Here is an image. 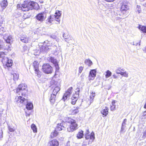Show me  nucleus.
<instances>
[{
	"mask_svg": "<svg viewBox=\"0 0 146 146\" xmlns=\"http://www.w3.org/2000/svg\"><path fill=\"white\" fill-rule=\"evenodd\" d=\"M38 5L35 2L24 1L21 5L17 4V9H20L22 11H27L30 10L35 9Z\"/></svg>",
	"mask_w": 146,
	"mask_h": 146,
	"instance_id": "f257e3e1",
	"label": "nucleus"
},
{
	"mask_svg": "<svg viewBox=\"0 0 146 146\" xmlns=\"http://www.w3.org/2000/svg\"><path fill=\"white\" fill-rule=\"evenodd\" d=\"M66 121L69 125L67 128V130L69 132H72L76 130L78 128V125L76 121L72 118L69 117H66Z\"/></svg>",
	"mask_w": 146,
	"mask_h": 146,
	"instance_id": "f03ea898",
	"label": "nucleus"
},
{
	"mask_svg": "<svg viewBox=\"0 0 146 146\" xmlns=\"http://www.w3.org/2000/svg\"><path fill=\"white\" fill-rule=\"evenodd\" d=\"M16 93L19 95L21 93L22 96L25 97L28 92L27 86L25 84L21 83L16 89Z\"/></svg>",
	"mask_w": 146,
	"mask_h": 146,
	"instance_id": "7ed1b4c3",
	"label": "nucleus"
},
{
	"mask_svg": "<svg viewBox=\"0 0 146 146\" xmlns=\"http://www.w3.org/2000/svg\"><path fill=\"white\" fill-rule=\"evenodd\" d=\"M5 54L4 52H0V58H3L1 62L3 66L5 68L10 67L12 66L13 61L8 57H5L4 56Z\"/></svg>",
	"mask_w": 146,
	"mask_h": 146,
	"instance_id": "20e7f679",
	"label": "nucleus"
},
{
	"mask_svg": "<svg viewBox=\"0 0 146 146\" xmlns=\"http://www.w3.org/2000/svg\"><path fill=\"white\" fill-rule=\"evenodd\" d=\"M43 72L46 74H51L52 72L53 69L51 66L48 63H44L42 66Z\"/></svg>",
	"mask_w": 146,
	"mask_h": 146,
	"instance_id": "39448f33",
	"label": "nucleus"
},
{
	"mask_svg": "<svg viewBox=\"0 0 146 146\" xmlns=\"http://www.w3.org/2000/svg\"><path fill=\"white\" fill-rule=\"evenodd\" d=\"M39 62L37 61H35L33 64V66L35 72V73L36 74L37 76L40 75L41 73V72L39 68Z\"/></svg>",
	"mask_w": 146,
	"mask_h": 146,
	"instance_id": "423d86ee",
	"label": "nucleus"
},
{
	"mask_svg": "<svg viewBox=\"0 0 146 146\" xmlns=\"http://www.w3.org/2000/svg\"><path fill=\"white\" fill-rule=\"evenodd\" d=\"M127 4L128 3L127 1H123L122 3L120 9V11L121 13H125L129 9Z\"/></svg>",
	"mask_w": 146,
	"mask_h": 146,
	"instance_id": "0eeeda50",
	"label": "nucleus"
},
{
	"mask_svg": "<svg viewBox=\"0 0 146 146\" xmlns=\"http://www.w3.org/2000/svg\"><path fill=\"white\" fill-rule=\"evenodd\" d=\"M116 72L117 74H120L124 77H127L128 76V73L124 71V70L121 68H118L116 69Z\"/></svg>",
	"mask_w": 146,
	"mask_h": 146,
	"instance_id": "6e6552de",
	"label": "nucleus"
},
{
	"mask_svg": "<svg viewBox=\"0 0 146 146\" xmlns=\"http://www.w3.org/2000/svg\"><path fill=\"white\" fill-rule=\"evenodd\" d=\"M8 2L7 0H3L0 3V7L3 11L7 6Z\"/></svg>",
	"mask_w": 146,
	"mask_h": 146,
	"instance_id": "1a4fd4ad",
	"label": "nucleus"
},
{
	"mask_svg": "<svg viewBox=\"0 0 146 146\" xmlns=\"http://www.w3.org/2000/svg\"><path fill=\"white\" fill-rule=\"evenodd\" d=\"M96 71L95 69L91 70L89 73V77L90 80H93L96 77Z\"/></svg>",
	"mask_w": 146,
	"mask_h": 146,
	"instance_id": "9d476101",
	"label": "nucleus"
},
{
	"mask_svg": "<svg viewBox=\"0 0 146 146\" xmlns=\"http://www.w3.org/2000/svg\"><path fill=\"white\" fill-rule=\"evenodd\" d=\"M49 60L54 65V66L56 68H58V65L56 59H55L53 57H50L49 58Z\"/></svg>",
	"mask_w": 146,
	"mask_h": 146,
	"instance_id": "9b49d317",
	"label": "nucleus"
},
{
	"mask_svg": "<svg viewBox=\"0 0 146 146\" xmlns=\"http://www.w3.org/2000/svg\"><path fill=\"white\" fill-rule=\"evenodd\" d=\"M48 144L50 146H58L59 142L56 139H54L49 141Z\"/></svg>",
	"mask_w": 146,
	"mask_h": 146,
	"instance_id": "f8f14e48",
	"label": "nucleus"
},
{
	"mask_svg": "<svg viewBox=\"0 0 146 146\" xmlns=\"http://www.w3.org/2000/svg\"><path fill=\"white\" fill-rule=\"evenodd\" d=\"M44 12H42L40 13H38L36 17V19L39 21H43L44 19Z\"/></svg>",
	"mask_w": 146,
	"mask_h": 146,
	"instance_id": "ddd939ff",
	"label": "nucleus"
},
{
	"mask_svg": "<svg viewBox=\"0 0 146 146\" xmlns=\"http://www.w3.org/2000/svg\"><path fill=\"white\" fill-rule=\"evenodd\" d=\"M64 123L62 121L61 123H58L57 124L56 129V130L60 131L64 129V127L63 126Z\"/></svg>",
	"mask_w": 146,
	"mask_h": 146,
	"instance_id": "4468645a",
	"label": "nucleus"
},
{
	"mask_svg": "<svg viewBox=\"0 0 146 146\" xmlns=\"http://www.w3.org/2000/svg\"><path fill=\"white\" fill-rule=\"evenodd\" d=\"M108 109L106 107H103L101 111V113L104 115L106 116L108 113Z\"/></svg>",
	"mask_w": 146,
	"mask_h": 146,
	"instance_id": "2eb2a0df",
	"label": "nucleus"
},
{
	"mask_svg": "<svg viewBox=\"0 0 146 146\" xmlns=\"http://www.w3.org/2000/svg\"><path fill=\"white\" fill-rule=\"evenodd\" d=\"M33 105L32 103L28 102H27V104L26 105V108L28 110H31L33 108Z\"/></svg>",
	"mask_w": 146,
	"mask_h": 146,
	"instance_id": "dca6fc26",
	"label": "nucleus"
},
{
	"mask_svg": "<svg viewBox=\"0 0 146 146\" xmlns=\"http://www.w3.org/2000/svg\"><path fill=\"white\" fill-rule=\"evenodd\" d=\"M79 97V93H77L76 92L74 94L72 95L71 98L72 100H78Z\"/></svg>",
	"mask_w": 146,
	"mask_h": 146,
	"instance_id": "f3484780",
	"label": "nucleus"
},
{
	"mask_svg": "<svg viewBox=\"0 0 146 146\" xmlns=\"http://www.w3.org/2000/svg\"><path fill=\"white\" fill-rule=\"evenodd\" d=\"M4 49L5 50H10V48L11 47V44H8L7 43H6L4 44Z\"/></svg>",
	"mask_w": 146,
	"mask_h": 146,
	"instance_id": "a211bd4d",
	"label": "nucleus"
},
{
	"mask_svg": "<svg viewBox=\"0 0 146 146\" xmlns=\"http://www.w3.org/2000/svg\"><path fill=\"white\" fill-rule=\"evenodd\" d=\"M61 15L60 11L59 10H56L55 13V18L57 19H58Z\"/></svg>",
	"mask_w": 146,
	"mask_h": 146,
	"instance_id": "6ab92c4d",
	"label": "nucleus"
},
{
	"mask_svg": "<svg viewBox=\"0 0 146 146\" xmlns=\"http://www.w3.org/2000/svg\"><path fill=\"white\" fill-rule=\"evenodd\" d=\"M83 131L82 130H81L78 133L77 137L78 139H81L83 137Z\"/></svg>",
	"mask_w": 146,
	"mask_h": 146,
	"instance_id": "aec40b11",
	"label": "nucleus"
},
{
	"mask_svg": "<svg viewBox=\"0 0 146 146\" xmlns=\"http://www.w3.org/2000/svg\"><path fill=\"white\" fill-rule=\"evenodd\" d=\"M21 41L25 43H27L29 42V38L26 36H22L21 39Z\"/></svg>",
	"mask_w": 146,
	"mask_h": 146,
	"instance_id": "412c9836",
	"label": "nucleus"
},
{
	"mask_svg": "<svg viewBox=\"0 0 146 146\" xmlns=\"http://www.w3.org/2000/svg\"><path fill=\"white\" fill-rule=\"evenodd\" d=\"M127 121V119H124L123 122H122L121 129V131H123V130H124L125 128L126 127V123Z\"/></svg>",
	"mask_w": 146,
	"mask_h": 146,
	"instance_id": "4be33fe9",
	"label": "nucleus"
},
{
	"mask_svg": "<svg viewBox=\"0 0 146 146\" xmlns=\"http://www.w3.org/2000/svg\"><path fill=\"white\" fill-rule=\"evenodd\" d=\"M70 95L65 93L62 98V99L63 100H68L69 99Z\"/></svg>",
	"mask_w": 146,
	"mask_h": 146,
	"instance_id": "5701e85b",
	"label": "nucleus"
},
{
	"mask_svg": "<svg viewBox=\"0 0 146 146\" xmlns=\"http://www.w3.org/2000/svg\"><path fill=\"white\" fill-rule=\"evenodd\" d=\"M139 29L143 33H146V27L139 25L138 27Z\"/></svg>",
	"mask_w": 146,
	"mask_h": 146,
	"instance_id": "b1692460",
	"label": "nucleus"
},
{
	"mask_svg": "<svg viewBox=\"0 0 146 146\" xmlns=\"http://www.w3.org/2000/svg\"><path fill=\"white\" fill-rule=\"evenodd\" d=\"M31 128L34 133H36L37 132V128L35 124H32L31 125Z\"/></svg>",
	"mask_w": 146,
	"mask_h": 146,
	"instance_id": "393cba45",
	"label": "nucleus"
},
{
	"mask_svg": "<svg viewBox=\"0 0 146 146\" xmlns=\"http://www.w3.org/2000/svg\"><path fill=\"white\" fill-rule=\"evenodd\" d=\"M73 89V88L72 87H70L68 88L66 91L65 92V93L68 94L70 96L72 93V91Z\"/></svg>",
	"mask_w": 146,
	"mask_h": 146,
	"instance_id": "a878e982",
	"label": "nucleus"
},
{
	"mask_svg": "<svg viewBox=\"0 0 146 146\" xmlns=\"http://www.w3.org/2000/svg\"><path fill=\"white\" fill-rule=\"evenodd\" d=\"M85 62L86 64L88 65L89 66H91L92 64V62L89 59L86 60Z\"/></svg>",
	"mask_w": 146,
	"mask_h": 146,
	"instance_id": "bb28decb",
	"label": "nucleus"
},
{
	"mask_svg": "<svg viewBox=\"0 0 146 146\" xmlns=\"http://www.w3.org/2000/svg\"><path fill=\"white\" fill-rule=\"evenodd\" d=\"M13 80L15 81L17 80L19 78V75L18 74L14 73L13 74Z\"/></svg>",
	"mask_w": 146,
	"mask_h": 146,
	"instance_id": "cd10ccee",
	"label": "nucleus"
},
{
	"mask_svg": "<svg viewBox=\"0 0 146 146\" xmlns=\"http://www.w3.org/2000/svg\"><path fill=\"white\" fill-rule=\"evenodd\" d=\"M60 90V88L59 87L57 86L54 89L53 92L55 94H56Z\"/></svg>",
	"mask_w": 146,
	"mask_h": 146,
	"instance_id": "c85d7f7f",
	"label": "nucleus"
},
{
	"mask_svg": "<svg viewBox=\"0 0 146 146\" xmlns=\"http://www.w3.org/2000/svg\"><path fill=\"white\" fill-rule=\"evenodd\" d=\"M56 99V95L54 94H52L50 98V100H54Z\"/></svg>",
	"mask_w": 146,
	"mask_h": 146,
	"instance_id": "c756f323",
	"label": "nucleus"
},
{
	"mask_svg": "<svg viewBox=\"0 0 146 146\" xmlns=\"http://www.w3.org/2000/svg\"><path fill=\"white\" fill-rule=\"evenodd\" d=\"M58 134V132L55 130L54 132L51 133L50 136L52 138L56 136Z\"/></svg>",
	"mask_w": 146,
	"mask_h": 146,
	"instance_id": "7c9ffc66",
	"label": "nucleus"
},
{
	"mask_svg": "<svg viewBox=\"0 0 146 146\" xmlns=\"http://www.w3.org/2000/svg\"><path fill=\"white\" fill-rule=\"evenodd\" d=\"M106 74L105 75V77L106 78H108L111 76V72L109 70H107L106 72Z\"/></svg>",
	"mask_w": 146,
	"mask_h": 146,
	"instance_id": "2f4dec72",
	"label": "nucleus"
},
{
	"mask_svg": "<svg viewBox=\"0 0 146 146\" xmlns=\"http://www.w3.org/2000/svg\"><path fill=\"white\" fill-rule=\"evenodd\" d=\"M96 96L95 92H92L90 95V98L91 100H92L94 99V98Z\"/></svg>",
	"mask_w": 146,
	"mask_h": 146,
	"instance_id": "473e14b6",
	"label": "nucleus"
},
{
	"mask_svg": "<svg viewBox=\"0 0 146 146\" xmlns=\"http://www.w3.org/2000/svg\"><path fill=\"white\" fill-rule=\"evenodd\" d=\"M11 37L10 36H8L5 40L6 42V43L8 44H11Z\"/></svg>",
	"mask_w": 146,
	"mask_h": 146,
	"instance_id": "72a5a7b5",
	"label": "nucleus"
},
{
	"mask_svg": "<svg viewBox=\"0 0 146 146\" xmlns=\"http://www.w3.org/2000/svg\"><path fill=\"white\" fill-rule=\"evenodd\" d=\"M90 139L93 141L95 139L94 134L93 132H92L90 136Z\"/></svg>",
	"mask_w": 146,
	"mask_h": 146,
	"instance_id": "f704fd0d",
	"label": "nucleus"
},
{
	"mask_svg": "<svg viewBox=\"0 0 146 146\" xmlns=\"http://www.w3.org/2000/svg\"><path fill=\"white\" fill-rule=\"evenodd\" d=\"M142 119H146V110L143 113Z\"/></svg>",
	"mask_w": 146,
	"mask_h": 146,
	"instance_id": "c9c22d12",
	"label": "nucleus"
},
{
	"mask_svg": "<svg viewBox=\"0 0 146 146\" xmlns=\"http://www.w3.org/2000/svg\"><path fill=\"white\" fill-rule=\"evenodd\" d=\"M18 100H24L25 98L23 96H19L17 97Z\"/></svg>",
	"mask_w": 146,
	"mask_h": 146,
	"instance_id": "e433bc0d",
	"label": "nucleus"
},
{
	"mask_svg": "<svg viewBox=\"0 0 146 146\" xmlns=\"http://www.w3.org/2000/svg\"><path fill=\"white\" fill-rule=\"evenodd\" d=\"M78 109L74 110L72 111V114H75L77 113L78 112Z\"/></svg>",
	"mask_w": 146,
	"mask_h": 146,
	"instance_id": "4c0bfd02",
	"label": "nucleus"
},
{
	"mask_svg": "<svg viewBox=\"0 0 146 146\" xmlns=\"http://www.w3.org/2000/svg\"><path fill=\"white\" fill-rule=\"evenodd\" d=\"M8 129L9 131L11 132H14L15 131V129L14 128H11L10 127H9Z\"/></svg>",
	"mask_w": 146,
	"mask_h": 146,
	"instance_id": "58836bf2",
	"label": "nucleus"
},
{
	"mask_svg": "<svg viewBox=\"0 0 146 146\" xmlns=\"http://www.w3.org/2000/svg\"><path fill=\"white\" fill-rule=\"evenodd\" d=\"M83 69V67L82 66H80L79 68V72L80 73L82 72Z\"/></svg>",
	"mask_w": 146,
	"mask_h": 146,
	"instance_id": "ea45409f",
	"label": "nucleus"
},
{
	"mask_svg": "<svg viewBox=\"0 0 146 146\" xmlns=\"http://www.w3.org/2000/svg\"><path fill=\"white\" fill-rule=\"evenodd\" d=\"M113 76L114 78L117 79L118 78L119 75L117 74H114L113 75Z\"/></svg>",
	"mask_w": 146,
	"mask_h": 146,
	"instance_id": "a19ab883",
	"label": "nucleus"
},
{
	"mask_svg": "<svg viewBox=\"0 0 146 146\" xmlns=\"http://www.w3.org/2000/svg\"><path fill=\"white\" fill-rule=\"evenodd\" d=\"M115 108V106L112 105L111 106V110L112 111H113L114 110Z\"/></svg>",
	"mask_w": 146,
	"mask_h": 146,
	"instance_id": "79ce46f5",
	"label": "nucleus"
},
{
	"mask_svg": "<svg viewBox=\"0 0 146 146\" xmlns=\"http://www.w3.org/2000/svg\"><path fill=\"white\" fill-rule=\"evenodd\" d=\"M90 138L89 135L85 134V138L86 139H88Z\"/></svg>",
	"mask_w": 146,
	"mask_h": 146,
	"instance_id": "37998d69",
	"label": "nucleus"
},
{
	"mask_svg": "<svg viewBox=\"0 0 146 146\" xmlns=\"http://www.w3.org/2000/svg\"><path fill=\"white\" fill-rule=\"evenodd\" d=\"M76 101H71V103L73 105L75 104L76 103Z\"/></svg>",
	"mask_w": 146,
	"mask_h": 146,
	"instance_id": "c03bdc74",
	"label": "nucleus"
},
{
	"mask_svg": "<svg viewBox=\"0 0 146 146\" xmlns=\"http://www.w3.org/2000/svg\"><path fill=\"white\" fill-rule=\"evenodd\" d=\"M89 133V131L88 129H87L86 130V132L85 133V134L88 135V134Z\"/></svg>",
	"mask_w": 146,
	"mask_h": 146,
	"instance_id": "a18cd8bd",
	"label": "nucleus"
},
{
	"mask_svg": "<svg viewBox=\"0 0 146 146\" xmlns=\"http://www.w3.org/2000/svg\"><path fill=\"white\" fill-rule=\"evenodd\" d=\"M146 135V131H145L143 133V137L145 136Z\"/></svg>",
	"mask_w": 146,
	"mask_h": 146,
	"instance_id": "49530a36",
	"label": "nucleus"
},
{
	"mask_svg": "<svg viewBox=\"0 0 146 146\" xmlns=\"http://www.w3.org/2000/svg\"><path fill=\"white\" fill-rule=\"evenodd\" d=\"M115 101H113L112 102V105L115 106V105H114V104L115 103Z\"/></svg>",
	"mask_w": 146,
	"mask_h": 146,
	"instance_id": "de8ad7c7",
	"label": "nucleus"
},
{
	"mask_svg": "<svg viewBox=\"0 0 146 146\" xmlns=\"http://www.w3.org/2000/svg\"><path fill=\"white\" fill-rule=\"evenodd\" d=\"M143 51L145 52H146V46L144 47L143 49Z\"/></svg>",
	"mask_w": 146,
	"mask_h": 146,
	"instance_id": "09e8293b",
	"label": "nucleus"
},
{
	"mask_svg": "<svg viewBox=\"0 0 146 146\" xmlns=\"http://www.w3.org/2000/svg\"><path fill=\"white\" fill-rule=\"evenodd\" d=\"M2 23V21L1 20V19H0V25H1V24Z\"/></svg>",
	"mask_w": 146,
	"mask_h": 146,
	"instance_id": "8fccbe9b",
	"label": "nucleus"
},
{
	"mask_svg": "<svg viewBox=\"0 0 146 146\" xmlns=\"http://www.w3.org/2000/svg\"><path fill=\"white\" fill-rule=\"evenodd\" d=\"M30 115V114H29V113H26V116H29Z\"/></svg>",
	"mask_w": 146,
	"mask_h": 146,
	"instance_id": "3c124183",
	"label": "nucleus"
},
{
	"mask_svg": "<svg viewBox=\"0 0 146 146\" xmlns=\"http://www.w3.org/2000/svg\"><path fill=\"white\" fill-rule=\"evenodd\" d=\"M144 108H145L146 109V103H145V104L144 106Z\"/></svg>",
	"mask_w": 146,
	"mask_h": 146,
	"instance_id": "603ef678",
	"label": "nucleus"
},
{
	"mask_svg": "<svg viewBox=\"0 0 146 146\" xmlns=\"http://www.w3.org/2000/svg\"><path fill=\"white\" fill-rule=\"evenodd\" d=\"M59 23L60 22V20H58V21H57Z\"/></svg>",
	"mask_w": 146,
	"mask_h": 146,
	"instance_id": "864d4df0",
	"label": "nucleus"
},
{
	"mask_svg": "<svg viewBox=\"0 0 146 146\" xmlns=\"http://www.w3.org/2000/svg\"><path fill=\"white\" fill-rule=\"evenodd\" d=\"M44 48H45V47H44V46H43V47H42V48H43V49H44Z\"/></svg>",
	"mask_w": 146,
	"mask_h": 146,
	"instance_id": "5fc2aeb1",
	"label": "nucleus"
},
{
	"mask_svg": "<svg viewBox=\"0 0 146 146\" xmlns=\"http://www.w3.org/2000/svg\"><path fill=\"white\" fill-rule=\"evenodd\" d=\"M66 146H70L68 145H67Z\"/></svg>",
	"mask_w": 146,
	"mask_h": 146,
	"instance_id": "6e6d98bb",
	"label": "nucleus"
}]
</instances>
